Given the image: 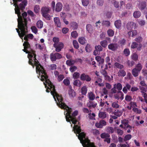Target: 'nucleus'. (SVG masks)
I'll return each instance as SVG.
<instances>
[{"label": "nucleus", "mask_w": 147, "mask_h": 147, "mask_svg": "<svg viewBox=\"0 0 147 147\" xmlns=\"http://www.w3.org/2000/svg\"><path fill=\"white\" fill-rule=\"evenodd\" d=\"M50 91L58 106L61 109L65 110L66 112L65 113V115L66 121L70 122L71 121L72 123L74 124L73 130L75 133L78 134V136L76 134L77 136H78V138L83 147H95L94 144L90 143V141L86 137L85 134L81 132V129L80 128V127L77 124L78 123V122L76 119L75 117L77 115L78 111H75L72 113V115H71L70 114L72 111L71 109L63 102L61 96L56 92L55 86L47 79V92H49Z\"/></svg>", "instance_id": "nucleus-1"}, {"label": "nucleus", "mask_w": 147, "mask_h": 147, "mask_svg": "<svg viewBox=\"0 0 147 147\" xmlns=\"http://www.w3.org/2000/svg\"><path fill=\"white\" fill-rule=\"evenodd\" d=\"M22 50L26 53L28 54V57L29 59L32 58L34 57V64L36 66V72L37 74H39V76H40V79L43 82V84L45 88H46V72L44 68L39 63V61L36 58V55L34 51L31 50L28 51L26 48L24 47Z\"/></svg>", "instance_id": "nucleus-2"}, {"label": "nucleus", "mask_w": 147, "mask_h": 147, "mask_svg": "<svg viewBox=\"0 0 147 147\" xmlns=\"http://www.w3.org/2000/svg\"><path fill=\"white\" fill-rule=\"evenodd\" d=\"M18 27L19 29L17 32L20 37L22 39L23 37L28 32L27 25L23 24L22 18L20 16L18 19Z\"/></svg>", "instance_id": "nucleus-3"}, {"label": "nucleus", "mask_w": 147, "mask_h": 147, "mask_svg": "<svg viewBox=\"0 0 147 147\" xmlns=\"http://www.w3.org/2000/svg\"><path fill=\"white\" fill-rule=\"evenodd\" d=\"M28 1L27 0H23L22 1L21 3H20L19 5H18V7H15V13L17 14L18 18L19 16L20 17V16L21 18H22L21 15V12L20 10H23L24 9L25 6L27 4Z\"/></svg>", "instance_id": "nucleus-4"}, {"label": "nucleus", "mask_w": 147, "mask_h": 147, "mask_svg": "<svg viewBox=\"0 0 147 147\" xmlns=\"http://www.w3.org/2000/svg\"><path fill=\"white\" fill-rule=\"evenodd\" d=\"M142 68V65L140 63L138 64L137 65L136 68L133 69L132 70V74L135 77L137 76Z\"/></svg>", "instance_id": "nucleus-5"}, {"label": "nucleus", "mask_w": 147, "mask_h": 147, "mask_svg": "<svg viewBox=\"0 0 147 147\" xmlns=\"http://www.w3.org/2000/svg\"><path fill=\"white\" fill-rule=\"evenodd\" d=\"M50 59L52 61H55L57 59H60L62 58L61 54L58 53H55L54 54H51L50 56Z\"/></svg>", "instance_id": "nucleus-6"}, {"label": "nucleus", "mask_w": 147, "mask_h": 147, "mask_svg": "<svg viewBox=\"0 0 147 147\" xmlns=\"http://www.w3.org/2000/svg\"><path fill=\"white\" fill-rule=\"evenodd\" d=\"M122 124L120 125V127L123 128L126 130L127 128H129L131 129H132V127L128 124V121L125 119L121 121Z\"/></svg>", "instance_id": "nucleus-7"}, {"label": "nucleus", "mask_w": 147, "mask_h": 147, "mask_svg": "<svg viewBox=\"0 0 147 147\" xmlns=\"http://www.w3.org/2000/svg\"><path fill=\"white\" fill-rule=\"evenodd\" d=\"M54 47L55 48V51L57 52L61 51L64 47V44L61 42H60L57 44H54Z\"/></svg>", "instance_id": "nucleus-8"}, {"label": "nucleus", "mask_w": 147, "mask_h": 147, "mask_svg": "<svg viewBox=\"0 0 147 147\" xmlns=\"http://www.w3.org/2000/svg\"><path fill=\"white\" fill-rule=\"evenodd\" d=\"M55 2L53 1L51 4V7H47V13H52L55 9Z\"/></svg>", "instance_id": "nucleus-9"}, {"label": "nucleus", "mask_w": 147, "mask_h": 147, "mask_svg": "<svg viewBox=\"0 0 147 147\" xmlns=\"http://www.w3.org/2000/svg\"><path fill=\"white\" fill-rule=\"evenodd\" d=\"M137 27L136 24L133 22H128L127 25V29L129 30H131L133 29H135Z\"/></svg>", "instance_id": "nucleus-10"}, {"label": "nucleus", "mask_w": 147, "mask_h": 147, "mask_svg": "<svg viewBox=\"0 0 147 147\" xmlns=\"http://www.w3.org/2000/svg\"><path fill=\"white\" fill-rule=\"evenodd\" d=\"M140 86H139L140 89L142 91H143L145 92H147V85L146 84L144 81L141 80L140 82Z\"/></svg>", "instance_id": "nucleus-11"}, {"label": "nucleus", "mask_w": 147, "mask_h": 147, "mask_svg": "<svg viewBox=\"0 0 147 147\" xmlns=\"http://www.w3.org/2000/svg\"><path fill=\"white\" fill-rule=\"evenodd\" d=\"M106 125V122L103 120H101L99 122H97L95 124V126L97 128H102Z\"/></svg>", "instance_id": "nucleus-12"}, {"label": "nucleus", "mask_w": 147, "mask_h": 147, "mask_svg": "<svg viewBox=\"0 0 147 147\" xmlns=\"http://www.w3.org/2000/svg\"><path fill=\"white\" fill-rule=\"evenodd\" d=\"M80 79L81 80H85L88 82H89L91 80V78L88 75L85 74H82L81 75Z\"/></svg>", "instance_id": "nucleus-13"}, {"label": "nucleus", "mask_w": 147, "mask_h": 147, "mask_svg": "<svg viewBox=\"0 0 147 147\" xmlns=\"http://www.w3.org/2000/svg\"><path fill=\"white\" fill-rule=\"evenodd\" d=\"M108 49L113 51H116L118 48V45L116 43H111L108 46Z\"/></svg>", "instance_id": "nucleus-14"}, {"label": "nucleus", "mask_w": 147, "mask_h": 147, "mask_svg": "<svg viewBox=\"0 0 147 147\" xmlns=\"http://www.w3.org/2000/svg\"><path fill=\"white\" fill-rule=\"evenodd\" d=\"M76 61H78L81 63L82 60L81 59H78L76 60V61L71 59L69 60H67L66 61V64L70 66L74 64L76 62Z\"/></svg>", "instance_id": "nucleus-15"}, {"label": "nucleus", "mask_w": 147, "mask_h": 147, "mask_svg": "<svg viewBox=\"0 0 147 147\" xmlns=\"http://www.w3.org/2000/svg\"><path fill=\"white\" fill-rule=\"evenodd\" d=\"M22 16L21 15V16L22 18L23 24L27 25L28 22L26 18L27 15V13L26 12H24L22 14Z\"/></svg>", "instance_id": "nucleus-16"}, {"label": "nucleus", "mask_w": 147, "mask_h": 147, "mask_svg": "<svg viewBox=\"0 0 147 147\" xmlns=\"http://www.w3.org/2000/svg\"><path fill=\"white\" fill-rule=\"evenodd\" d=\"M54 22L55 25L58 27L60 28L61 26V23L59 18L56 17L54 18Z\"/></svg>", "instance_id": "nucleus-17"}, {"label": "nucleus", "mask_w": 147, "mask_h": 147, "mask_svg": "<svg viewBox=\"0 0 147 147\" xmlns=\"http://www.w3.org/2000/svg\"><path fill=\"white\" fill-rule=\"evenodd\" d=\"M60 16L62 18L63 22L66 25H67L69 24V22L67 21L65 19L66 17V15L65 13L63 12H61L60 13Z\"/></svg>", "instance_id": "nucleus-18"}, {"label": "nucleus", "mask_w": 147, "mask_h": 147, "mask_svg": "<svg viewBox=\"0 0 147 147\" xmlns=\"http://www.w3.org/2000/svg\"><path fill=\"white\" fill-rule=\"evenodd\" d=\"M68 91V94L70 98H73L75 96V92L74 90L71 89V86L69 87V90Z\"/></svg>", "instance_id": "nucleus-19"}, {"label": "nucleus", "mask_w": 147, "mask_h": 147, "mask_svg": "<svg viewBox=\"0 0 147 147\" xmlns=\"http://www.w3.org/2000/svg\"><path fill=\"white\" fill-rule=\"evenodd\" d=\"M115 97L116 99H120L122 100L123 98V94L122 92H119L115 95Z\"/></svg>", "instance_id": "nucleus-20"}, {"label": "nucleus", "mask_w": 147, "mask_h": 147, "mask_svg": "<svg viewBox=\"0 0 147 147\" xmlns=\"http://www.w3.org/2000/svg\"><path fill=\"white\" fill-rule=\"evenodd\" d=\"M98 117L101 119H105L106 118L107 116V113L105 112L99 111L98 113Z\"/></svg>", "instance_id": "nucleus-21"}, {"label": "nucleus", "mask_w": 147, "mask_h": 147, "mask_svg": "<svg viewBox=\"0 0 147 147\" xmlns=\"http://www.w3.org/2000/svg\"><path fill=\"white\" fill-rule=\"evenodd\" d=\"M62 5L60 3H57L56 6L55 10L57 12L60 11L62 9Z\"/></svg>", "instance_id": "nucleus-22"}, {"label": "nucleus", "mask_w": 147, "mask_h": 147, "mask_svg": "<svg viewBox=\"0 0 147 147\" xmlns=\"http://www.w3.org/2000/svg\"><path fill=\"white\" fill-rule=\"evenodd\" d=\"M129 106L127 107V108L129 110H130L132 108L133 109L137 107V105L136 103L135 102H131L129 104Z\"/></svg>", "instance_id": "nucleus-23"}, {"label": "nucleus", "mask_w": 147, "mask_h": 147, "mask_svg": "<svg viewBox=\"0 0 147 147\" xmlns=\"http://www.w3.org/2000/svg\"><path fill=\"white\" fill-rule=\"evenodd\" d=\"M106 67L105 68L104 70H101L100 72L104 76L106 79H108L109 77L107 76V72L105 71V70L107 69V65H106Z\"/></svg>", "instance_id": "nucleus-24"}, {"label": "nucleus", "mask_w": 147, "mask_h": 147, "mask_svg": "<svg viewBox=\"0 0 147 147\" xmlns=\"http://www.w3.org/2000/svg\"><path fill=\"white\" fill-rule=\"evenodd\" d=\"M96 60L99 63V64H103L104 62V59L100 56H97L95 57Z\"/></svg>", "instance_id": "nucleus-25"}, {"label": "nucleus", "mask_w": 147, "mask_h": 147, "mask_svg": "<svg viewBox=\"0 0 147 147\" xmlns=\"http://www.w3.org/2000/svg\"><path fill=\"white\" fill-rule=\"evenodd\" d=\"M25 36L24 38V40L27 41H28V39L30 38L31 39H32L34 37V36L32 34H29L27 35H25Z\"/></svg>", "instance_id": "nucleus-26"}, {"label": "nucleus", "mask_w": 147, "mask_h": 147, "mask_svg": "<svg viewBox=\"0 0 147 147\" xmlns=\"http://www.w3.org/2000/svg\"><path fill=\"white\" fill-rule=\"evenodd\" d=\"M73 84L75 86L80 87L82 85V83L80 80L77 79L74 81Z\"/></svg>", "instance_id": "nucleus-27"}, {"label": "nucleus", "mask_w": 147, "mask_h": 147, "mask_svg": "<svg viewBox=\"0 0 147 147\" xmlns=\"http://www.w3.org/2000/svg\"><path fill=\"white\" fill-rule=\"evenodd\" d=\"M88 96L89 99L90 100H93L95 97V95L91 92L88 93Z\"/></svg>", "instance_id": "nucleus-28"}, {"label": "nucleus", "mask_w": 147, "mask_h": 147, "mask_svg": "<svg viewBox=\"0 0 147 147\" xmlns=\"http://www.w3.org/2000/svg\"><path fill=\"white\" fill-rule=\"evenodd\" d=\"M133 16L135 18H139L141 15V12L138 11L134 12L133 13Z\"/></svg>", "instance_id": "nucleus-29"}, {"label": "nucleus", "mask_w": 147, "mask_h": 147, "mask_svg": "<svg viewBox=\"0 0 147 147\" xmlns=\"http://www.w3.org/2000/svg\"><path fill=\"white\" fill-rule=\"evenodd\" d=\"M33 57V60L32 59V58H30L29 59V61H28V63L29 64L31 65L33 68H34V66L35 65L34 64V57Z\"/></svg>", "instance_id": "nucleus-30"}, {"label": "nucleus", "mask_w": 147, "mask_h": 147, "mask_svg": "<svg viewBox=\"0 0 147 147\" xmlns=\"http://www.w3.org/2000/svg\"><path fill=\"white\" fill-rule=\"evenodd\" d=\"M129 36H134L136 35L137 34V32L136 30H134L132 31H129L128 33Z\"/></svg>", "instance_id": "nucleus-31"}, {"label": "nucleus", "mask_w": 147, "mask_h": 147, "mask_svg": "<svg viewBox=\"0 0 147 147\" xmlns=\"http://www.w3.org/2000/svg\"><path fill=\"white\" fill-rule=\"evenodd\" d=\"M114 88H116L119 90H121L122 88V86L121 84L118 83L117 84H115L114 85Z\"/></svg>", "instance_id": "nucleus-32"}, {"label": "nucleus", "mask_w": 147, "mask_h": 147, "mask_svg": "<svg viewBox=\"0 0 147 147\" xmlns=\"http://www.w3.org/2000/svg\"><path fill=\"white\" fill-rule=\"evenodd\" d=\"M138 7L141 9H144L146 6V3L145 2H140L138 5Z\"/></svg>", "instance_id": "nucleus-33"}, {"label": "nucleus", "mask_w": 147, "mask_h": 147, "mask_svg": "<svg viewBox=\"0 0 147 147\" xmlns=\"http://www.w3.org/2000/svg\"><path fill=\"white\" fill-rule=\"evenodd\" d=\"M41 12L43 16L46 18V7H42L41 9Z\"/></svg>", "instance_id": "nucleus-34"}, {"label": "nucleus", "mask_w": 147, "mask_h": 147, "mask_svg": "<svg viewBox=\"0 0 147 147\" xmlns=\"http://www.w3.org/2000/svg\"><path fill=\"white\" fill-rule=\"evenodd\" d=\"M115 27L118 28H119L121 26V23L120 20H117L115 22Z\"/></svg>", "instance_id": "nucleus-35"}, {"label": "nucleus", "mask_w": 147, "mask_h": 147, "mask_svg": "<svg viewBox=\"0 0 147 147\" xmlns=\"http://www.w3.org/2000/svg\"><path fill=\"white\" fill-rule=\"evenodd\" d=\"M97 105V104L94 102H89L87 104V106L90 108H94Z\"/></svg>", "instance_id": "nucleus-36"}, {"label": "nucleus", "mask_w": 147, "mask_h": 147, "mask_svg": "<svg viewBox=\"0 0 147 147\" xmlns=\"http://www.w3.org/2000/svg\"><path fill=\"white\" fill-rule=\"evenodd\" d=\"M36 26L37 27L39 28H42L43 26V23L41 20H38L37 22Z\"/></svg>", "instance_id": "nucleus-37"}, {"label": "nucleus", "mask_w": 147, "mask_h": 147, "mask_svg": "<svg viewBox=\"0 0 147 147\" xmlns=\"http://www.w3.org/2000/svg\"><path fill=\"white\" fill-rule=\"evenodd\" d=\"M23 46L24 48H26L28 50L29 49H30V45L28 41L24 42V43L23 44Z\"/></svg>", "instance_id": "nucleus-38"}, {"label": "nucleus", "mask_w": 147, "mask_h": 147, "mask_svg": "<svg viewBox=\"0 0 147 147\" xmlns=\"http://www.w3.org/2000/svg\"><path fill=\"white\" fill-rule=\"evenodd\" d=\"M86 28L87 30L89 33L92 32L93 30V28L91 25L89 24H87L86 25Z\"/></svg>", "instance_id": "nucleus-39"}, {"label": "nucleus", "mask_w": 147, "mask_h": 147, "mask_svg": "<svg viewBox=\"0 0 147 147\" xmlns=\"http://www.w3.org/2000/svg\"><path fill=\"white\" fill-rule=\"evenodd\" d=\"M95 115L94 113H91V112L89 113L88 114V117L89 119H95Z\"/></svg>", "instance_id": "nucleus-40"}, {"label": "nucleus", "mask_w": 147, "mask_h": 147, "mask_svg": "<svg viewBox=\"0 0 147 147\" xmlns=\"http://www.w3.org/2000/svg\"><path fill=\"white\" fill-rule=\"evenodd\" d=\"M78 41L80 44H84L86 42V40L84 38L80 37L79 38Z\"/></svg>", "instance_id": "nucleus-41"}, {"label": "nucleus", "mask_w": 147, "mask_h": 147, "mask_svg": "<svg viewBox=\"0 0 147 147\" xmlns=\"http://www.w3.org/2000/svg\"><path fill=\"white\" fill-rule=\"evenodd\" d=\"M126 75V73L123 70H120L118 73V75L119 76H124Z\"/></svg>", "instance_id": "nucleus-42"}, {"label": "nucleus", "mask_w": 147, "mask_h": 147, "mask_svg": "<svg viewBox=\"0 0 147 147\" xmlns=\"http://www.w3.org/2000/svg\"><path fill=\"white\" fill-rule=\"evenodd\" d=\"M80 74L78 72H74L72 75L73 78L74 79H77L79 77Z\"/></svg>", "instance_id": "nucleus-43"}, {"label": "nucleus", "mask_w": 147, "mask_h": 147, "mask_svg": "<svg viewBox=\"0 0 147 147\" xmlns=\"http://www.w3.org/2000/svg\"><path fill=\"white\" fill-rule=\"evenodd\" d=\"M81 92L82 94L85 95L87 92V88L86 86H83L81 88Z\"/></svg>", "instance_id": "nucleus-44"}, {"label": "nucleus", "mask_w": 147, "mask_h": 147, "mask_svg": "<svg viewBox=\"0 0 147 147\" xmlns=\"http://www.w3.org/2000/svg\"><path fill=\"white\" fill-rule=\"evenodd\" d=\"M63 82L65 85L66 86L69 85L70 84L69 78H67L63 80Z\"/></svg>", "instance_id": "nucleus-45"}, {"label": "nucleus", "mask_w": 147, "mask_h": 147, "mask_svg": "<svg viewBox=\"0 0 147 147\" xmlns=\"http://www.w3.org/2000/svg\"><path fill=\"white\" fill-rule=\"evenodd\" d=\"M107 33L109 36H113L114 34V32L111 29H109L107 31Z\"/></svg>", "instance_id": "nucleus-46"}, {"label": "nucleus", "mask_w": 147, "mask_h": 147, "mask_svg": "<svg viewBox=\"0 0 147 147\" xmlns=\"http://www.w3.org/2000/svg\"><path fill=\"white\" fill-rule=\"evenodd\" d=\"M92 50V47L90 45L88 44L86 47V50L88 52H90Z\"/></svg>", "instance_id": "nucleus-47"}, {"label": "nucleus", "mask_w": 147, "mask_h": 147, "mask_svg": "<svg viewBox=\"0 0 147 147\" xmlns=\"http://www.w3.org/2000/svg\"><path fill=\"white\" fill-rule=\"evenodd\" d=\"M107 42L105 40H103L101 42L100 45L103 47H106L107 45Z\"/></svg>", "instance_id": "nucleus-48"}, {"label": "nucleus", "mask_w": 147, "mask_h": 147, "mask_svg": "<svg viewBox=\"0 0 147 147\" xmlns=\"http://www.w3.org/2000/svg\"><path fill=\"white\" fill-rule=\"evenodd\" d=\"M138 23L141 26L144 25L146 24L145 21L142 20H138Z\"/></svg>", "instance_id": "nucleus-49"}, {"label": "nucleus", "mask_w": 147, "mask_h": 147, "mask_svg": "<svg viewBox=\"0 0 147 147\" xmlns=\"http://www.w3.org/2000/svg\"><path fill=\"white\" fill-rule=\"evenodd\" d=\"M100 137L102 138L105 139L109 137L110 136L108 134L104 133L101 134Z\"/></svg>", "instance_id": "nucleus-50"}, {"label": "nucleus", "mask_w": 147, "mask_h": 147, "mask_svg": "<svg viewBox=\"0 0 147 147\" xmlns=\"http://www.w3.org/2000/svg\"><path fill=\"white\" fill-rule=\"evenodd\" d=\"M138 55L135 53L133 54L131 56V59L134 61L137 60L138 59Z\"/></svg>", "instance_id": "nucleus-51"}, {"label": "nucleus", "mask_w": 147, "mask_h": 147, "mask_svg": "<svg viewBox=\"0 0 147 147\" xmlns=\"http://www.w3.org/2000/svg\"><path fill=\"white\" fill-rule=\"evenodd\" d=\"M40 10V7L39 5H36L34 9V12L36 13H38Z\"/></svg>", "instance_id": "nucleus-52"}, {"label": "nucleus", "mask_w": 147, "mask_h": 147, "mask_svg": "<svg viewBox=\"0 0 147 147\" xmlns=\"http://www.w3.org/2000/svg\"><path fill=\"white\" fill-rule=\"evenodd\" d=\"M82 5L84 6H86L89 3L88 0H82Z\"/></svg>", "instance_id": "nucleus-53"}, {"label": "nucleus", "mask_w": 147, "mask_h": 147, "mask_svg": "<svg viewBox=\"0 0 147 147\" xmlns=\"http://www.w3.org/2000/svg\"><path fill=\"white\" fill-rule=\"evenodd\" d=\"M71 36L74 38H76L78 36V34L76 31L72 32L71 34Z\"/></svg>", "instance_id": "nucleus-54"}, {"label": "nucleus", "mask_w": 147, "mask_h": 147, "mask_svg": "<svg viewBox=\"0 0 147 147\" xmlns=\"http://www.w3.org/2000/svg\"><path fill=\"white\" fill-rule=\"evenodd\" d=\"M133 111L136 113L140 114L141 113L142 111L140 109H139L137 108H134L132 109Z\"/></svg>", "instance_id": "nucleus-55"}, {"label": "nucleus", "mask_w": 147, "mask_h": 147, "mask_svg": "<svg viewBox=\"0 0 147 147\" xmlns=\"http://www.w3.org/2000/svg\"><path fill=\"white\" fill-rule=\"evenodd\" d=\"M73 44L74 47L76 49H78L79 47V45L78 44L76 40H74L73 41Z\"/></svg>", "instance_id": "nucleus-56"}, {"label": "nucleus", "mask_w": 147, "mask_h": 147, "mask_svg": "<svg viewBox=\"0 0 147 147\" xmlns=\"http://www.w3.org/2000/svg\"><path fill=\"white\" fill-rule=\"evenodd\" d=\"M77 67L75 66H73L69 68V70L71 72L75 71L77 69Z\"/></svg>", "instance_id": "nucleus-57"}, {"label": "nucleus", "mask_w": 147, "mask_h": 147, "mask_svg": "<svg viewBox=\"0 0 147 147\" xmlns=\"http://www.w3.org/2000/svg\"><path fill=\"white\" fill-rule=\"evenodd\" d=\"M57 66L56 64H52L49 66V68L52 70H55L57 68Z\"/></svg>", "instance_id": "nucleus-58"}, {"label": "nucleus", "mask_w": 147, "mask_h": 147, "mask_svg": "<svg viewBox=\"0 0 147 147\" xmlns=\"http://www.w3.org/2000/svg\"><path fill=\"white\" fill-rule=\"evenodd\" d=\"M123 53L125 56H128L130 54V51L129 49H126L124 50Z\"/></svg>", "instance_id": "nucleus-59"}, {"label": "nucleus", "mask_w": 147, "mask_h": 147, "mask_svg": "<svg viewBox=\"0 0 147 147\" xmlns=\"http://www.w3.org/2000/svg\"><path fill=\"white\" fill-rule=\"evenodd\" d=\"M102 24L107 26H109L110 25V23L109 21H103Z\"/></svg>", "instance_id": "nucleus-60"}, {"label": "nucleus", "mask_w": 147, "mask_h": 147, "mask_svg": "<svg viewBox=\"0 0 147 147\" xmlns=\"http://www.w3.org/2000/svg\"><path fill=\"white\" fill-rule=\"evenodd\" d=\"M112 106L113 107L117 109L119 107V105L116 102H114L112 103Z\"/></svg>", "instance_id": "nucleus-61"}, {"label": "nucleus", "mask_w": 147, "mask_h": 147, "mask_svg": "<svg viewBox=\"0 0 147 147\" xmlns=\"http://www.w3.org/2000/svg\"><path fill=\"white\" fill-rule=\"evenodd\" d=\"M95 49L99 52L101 51L102 50V48L101 46L100 45L96 46L95 47Z\"/></svg>", "instance_id": "nucleus-62"}, {"label": "nucleus", "mask_w": 147, "mask_h": 147, "mask_svg": "<svg viewBox=\"0 0 147 147\" xmlns=\"http://www.w3.org/2000/svg\"><path fill=\"white\" fill-rule=\"evenodd\" d=\"M115 66L117 67L120 69H122L123 68V66L118 63H116L115 64Z\"/></svg>", "instance_id": "nucleus-63"}, {"label": "nucleus", "mask_w": 147, "mask_h": 147, "mask_svg": "<svg viewBox=\"0 0 147 147\" xmlns=\"http://www.w3.org/2000/svg\"><path fill=\"white\" fill-rule=\"evenodd\" d=\"M31 30L32 31V32L34 33L35 34H36L38 31V30L36 27L34 26H32L31 27Z\"/></svg>", "instance_id": "nucleus-64"}]
</instances>
